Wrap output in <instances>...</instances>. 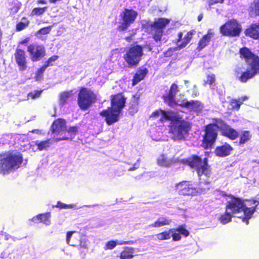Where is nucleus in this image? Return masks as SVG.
<instances>
[{
    "label": "nucleus",
    "mask_w": 259,
    "mask_h": 259,
    "mask_svg": "<svg viewBox=\"0 0 259 259\" xmlns=\"http://www.w3.org/2000/svg\"><path fill=\"white\" fill-rule=\"evenodd\" d=\"M213 123L206 125L204 127V135L202 137L201 146L204 149H211L215 144L218 136V130L221 135L231 140L236 139L238 133L232 128L221 118L212 119Z\"/></svg>",
    "instance_id": "1"
},
{
    "label": "nucleus",
    "mask_w": 259,
    "mask_h": 259,
    "mask_svg": "<svg viewBox=\"0 0 259 259\" xmlns=\"http://www.w3.org/2000/svg\"><path fill=\"white\" fill-rule=\"evenodd\" d=\"M229 197L230 199L226 203V209L230 210L232 214L243 211L244 215L240 218L243 222L248 225L249 219L252 218L257 208V203L256 200H244L232 195H230Z\"/></svg>",
    "instance_id": "2"
},
{
    "label": "nucleus",
    "mask_w": 259,
    "mask_h": 259,
    "mask_svg": "<svg viewBox=\"0 0 259 259\" xmlns=\"http://www.w3.org/2000/svg\"><path fill=\"white\" fill-rule=\"evenodd\" d=\"M240 58L244 59L246 63L250 67L243 72L239 77V80L242 82H246L248 80L253 78L257 73L259 74V57L246 47H243L239 50Z\"/></svg>",
    "instance_id": "3"
},
{
    "label": "nucleus",
    "mask_w": 259,
    "mask_h": 259,
    "mask_svg": "<svg viewBox=\"0 0 259 259\" xmlns=\"http://www.w3.org/2000/svg\"><path fill=\"white\" fill-rule=\"evenodd\" d=\"M23 161L22 154L14 151L0 154V174L6 175L18 168Z\"/></svg>",
    "instance_id": "4"
},
{
    "label": "nucleus",
    "mask_w": 259,
    "mask_h": 259,
    "mask_svg": "<svg viewBox=\"0 0 259 259\" xmlns=\"http://www.w3.org/2000/svg\"><path fill=\"white\" fill-rule=\"evenodd\" d=\"M184 163L192 168H195L199 177L203 175L209 177L211 168L208 164V159L205 157L202 159L196 154H192L185 159Z\"/></svg>",
    "instance_id": "5"
},
{
    "label": "nucleus",
    "mask_w": 259,
    "mask_h": 259,
    "mask_svg": "<svg viewBox=\"0 0 259 259\" xmlns=\"http://www.w3.org/2000/svg\"><path fill=\"white\" fill-rule=\"evenodd\" d=\"M96 94L91 89L81 87L77 94V103L82 111L88 110L97 101Z\"/></svg>",
    "instance_id": "6"
},
{
    "label": "nucleus",
    "mask_w": 259,
    "mask_h": 259,
    "mask_svg": "<svg viewBox=\"0 0 259 259\" xmlns=\"http://www.w3.org/2000/svg\"><path fill=\"white\" fill-rule=\"evenodd\" d=\"M191 128V124L189 121L182 119V116L179 120H175L169 126L170 133L175 139L182 140L188 135Z\"/></svg>",
    "instance_id": "7"
},
{
    "label": "nucleus",
    "mask_w": 259,
    "mask_h": 259,
    "mask_svg": "<svg viewBox=\"0 0 259 259\" xmlns=\"http://www.w3.org/2000/svg\"><path fill=\"white\" fill-rule=\"evenodd\" d=\"M143 47L139 45L131 46L125 52L123 59L129 67L138 65L143 56Z\"/></svg>",
    "instance_id": "8"
},
{
    "label": "nucleus",
    "mask_w": 259,
    "mask_h": 259,
    "mask_svg": "<svg viewBox=\"0 0 259 259\" xmlns=\"http://www.w3.org/2000/svg\"><path fill=\"white\" fill-rule=\"evenodd\" d=\"M119 16L121 22L117 26V30L119 32H123L126 31L135 21L138 16V12L132 9L125 8L120 13Z\"/></svg>",
    "instance_id": "9"
},
{
    "label": "nucleus",
    "mask_w": 259,
    "mask_h": 259,
    "mask_svg": "<svg viewBox=\"0 0 259 259\" xmlns=\"http://www.w3.org/2000/svg\"><path fill=\"white\" fill-rule=\"evenodd\" d=\"M178 193L183 196H194L206 192L205 188H197L190 181H183L176 185Z\"/></svg>",
    "instance_id": "10"
},
{
    "label": "nucleus",
    "mask_w": 259,
    "mask_h": 259,
    "mask_svg": "<svg viewBox=\"0 0 259 259\" xmlns=\"http://www.w3.org/2000/svg\"><path fill=\"white\" fill-rule=\"evenodd\" d=\"M170 22V20L165 18H159L150 25V31L154 40L160 41L163 35L164 30Z\"/></svg>",
    "instance_id": "11"
},
{
    "label": "nucleus",
    "mask_w": 259,
    "mask_h": 259,
    "mask_svg": "<svg viewBox=\"0 0 259 259\" xmlns=\"http://www.w3.org/2000/svg\"><path fill=\"white\" fill-rule=\"evenodd\" d=\"M241 31V25L235 19H231L220 28V33L224 36L235 37L239 36Z\"/></svg>",
    "instance_id": "12"
},
{
    "label": "nucleus",
    "mask_w": 259,
    "mask_h": 259,
    "mask_svg": "<svg viewBox=\"0 0 259 259\" xmlns=\"http://www.w3.org/2000/svg\"><path fill=\"white\" fill-rule=\"evenodd\" d=\"M121 112L117 110L108 107L100 112V115L104 118L105 121L108 125H111L119 121Z\"/></svg>",
    "instance_id": "13"
},
{
    "label": "nucleus",
    "mask_w": 259,
    "mask_h": 259,
    "mask_svg": "<svg viewBox=\"0 0 259 259\" xmlns=\"http://www.w3.org/2000/svg\"><path fill=\"white\" fill-rule=\"evenodd\" d=\"M27 52L32 62L39 61L46 56V49L42 45L30 44L27 47Z\"/></svg>",
    "instance_id": "14"
},
{
    "label": "nucleus",
    "mask_w": 259,
    "mask_h": 259,
    "mask_svg": "<svg viewBox=\"0 0 259 259\" xmlns=\"http://www.w3.org/2000/svg\"><path fill=\"white\" fill-rule=\"evenodd\" d=\"M194 33V30L188 31L186 34L182 38L183 33L182 31H180L178 33V38L175 40V43L177 46L176 50H180L185 48L191 41Z\"/></svg>",
    "instance_id": "15"
},
{
    "label": "nucleus",
    "mask_w": 259,
    "mask_h": 259,
    "mask_svg": "<svg viewBox=\"0 0 259 259\" xmlns=\"http://www.w3.org/2000/svg\"><path fill=\"white\" fill-rule=\"evenodd\" d=\"M179 91L178 86L176 83H172L166 95H163L162 98L164 103L170 107L177 105L178 103L175 100V96Z\"/></svg>",
    "instance_id": "16"
},
{
    "label": "nucleus",
    "mask_w": 259,
    "mask_h": 259,
    "mask_svg": "<svg viewBox=\"0 0 259 259\" xmlns=\"http://www.w3.org/2000/svg\"><path fill=\"white\" fill-rule=\"evenodd\" d=\"M111 106L110 107L122 112L123 108L124 107L126 102V98L122 93H119L113 95L111 97Z\"/></svg>",
    "instance_id": "17"
},
{
    "label": "nucleus",
    "mask_w": 259,
    "mask_h": 259,
    "mask_svg": "<svg viewBox=\"0 0 259 259\" xmlns=\"http://www.w3.org/2000/svg\"><path fill=\"white\" fill-rule=\"evenodd\" d=\"M15 59L19 70L24 71L27 69V59L25 52L24 50L17 48L14 53Z\"/></svg>",
    "instance_id": "18"
},
{
    "label": "nucleus",
    "mask_w": 259,
    "mask_h": 259,
    "mask_svg": "<svg viewBox=\"0 0 259 259\" xmlns=\"http://www.w3.org/2000/svg\"><path fill=\"white\" fill-rule=\"evenodd\" d=\"M181 118V115L172 110L165 111L162 109L161 117L159 119L160 122L163 123L165 121L179 120Z\"/></svg>",
    "instance_id": "19"
},
{
    "label": "nucleus",
    "mask_w": 259,
    "mask_h": 259,
    "mask_svg": "<svg viewBox=\"0 0 259 259\" xmlns=\"http://www.w3.org/2000/svg\"><path fill=\"white\" fill-rule=\"evenodd\" d=\"M233 150V147L228 143L225 142L222 145L217 146L214 152L217 156L225 157L229 155Z\"/></svg>",
    "instance_id": "20"
},
{
    "label": "nucleus",
    "mask_w": 259,
    "mask_h": 259,
    "mask_svg": "<svg viewBox=\"0 0 259 259\" xmlns=\"http://www.w3.org/2000/svg\"><path fill=\"white\" fill-rule=\"evenodd\" d=\"M66 130V122L63 118H57L55 120L51 126V130L52 133L59 134L61 132Z\"/></svg>",
    "instance_id": "21"
},
{
    "label": "nucleus",
    "mask_w": 259,
    "mask_h": 259,
    "mask_svg": "<svg viewBox=\"0 0 259 259\" xmlns=\"http://www.w3.org/2000/svg\"><path fill=\"white\" fill-rule=\"evenodd\" d=\"M173 230L174 231L172 234V238L174 241H180L181 239V235L186 237L190 234L189 231L186 229L185 225H180L177 228H173Z\"/></svg>",
    "instance_id": "22"
},
{
    "label": "nucleus",
    "mask_w": 259,
    "mask_h": 259,
    "mask_svg": "<svg viewBox=\"0 0 259 259\" xmlns=\"http://www.w3.org/2000/svg\"><path fill=\"white\" fill-rule=\"evenodd\" d=\"M245 34L246 36L259 41V23L251 24L245 30Z\"/></svg>",
    "instance_id": "23"
},
{
    "label": "nucleus",
    "mask_w": 259,
    "mask_h": 259,
    "mask_svg": "<svg viewBox=\"0 0 259 259\" xmlns=\"http://www.w3.org/2000/svg\"><path fill=\"white\" fill-rule=\"evenodd\" d=\"M134 248L132 247L125 246L119 254L115 259H132L134 257Z\"/></svg>",
    "instance_id": "24"
},
{
    "label": "nucleus",
    "mask_w": 259,
    "mask_h": 259,
    "mask_svg": "<svg viewBox=\"0 0 259 259\" xmlns=\"http://www.w3.org/2000/svg\"><path fill=\"white\" fill-rule=\"evenodd\" d=\"M148 73V70L146 68L138 69L132 79V85L135 86L141 80H143Z\"/></svg>",
    "instance_id": "25"
},
{
    "label": "nucleus",
    "mask_w": 259,
    "mask_h": 259,
    "mask_svg": "<svg viewBox=\"0 0 259 259\" xmlns=\"http://www.w3.org/2000/svg\"><path fill=\"white\" fill-rule=\"evenodd\" d=\"M50 218L51 213L46 212L34 217L31 221L35 223H42L45 225H49L51 223Z\"/></svg>",
    "instance_id": "26"
},
{
    "label": "nucleus",
    "mask_w": 259,
    "mask_h": 259,
    "mask_svg": "<svg viewBox=\"0 0 259 259\" xmlns=\"http://www.w3.org/2000/svg\"><path fill=\"white\" fill-rule=\"evenodd\" d=\"M213 35V33L210 32V30H208L207 34L203 35L199 41L196 50L200 51L204 49L210 41Z\"/></svg>",
    "instance_id": "27"
},
{
    "label": "nucleus",
    "mask_w": 259,
    "mask_h": 259,
    "mask_svg": "<svg viewBox=\"0 0 259 259\" xmlns=\"http://www.w3.org/2000/svg\"><path fill=\"white\" fill-rule=\"evenodd\" d=\"M248 99V97L246 96L239 98L238 99H232L229 102V105L232 110L238 111L240 108V106L243 104V102Z\"/></svg>",
    "instance_id": "28"
},
{
    "label": "nucleus",
    "mask_w": 259,
    "mask_h": 259,
    "mask_svg": "<svg viewBox=\"0 0 259 259\" xmlns=\"http://www.w3.org/2000/svg\"><path fill=\"white\" fill-rule=\"evenodd\" d=\"M171 222V220L166 217H160L153 223L150 224L149 227L151 228H160L165 226H168Z\"/></svg>",
    "instance_id": "29"
},
{
    "label": "nucleus",
    "mask_w": 259,
    "mask_h": 259,
    "mask_svg": "<svg viewBox=\"0 0 259 259\" xmlns=\"http://www.w3.org/2000/svg\"><path fill=\"white\" fill-rule=\"evenodd\" d=\"M73 95L72 90L62 92L59 94V103L64 105L67 103L68 99Z\"/></svg>",
    "instance_id": "30"
},
{
    "label": "nucleus",
    "mask_w": 259,
    "mask_h": 259,
    "mask_svg": "<svg viewBox=\"0 0 259 259\" xmlns=\"http://www.w3.org/2000/svg\"><path fill=\"white\" fill-rule=\"evenodd\" d=\"M173 229L168 230H165L156 235L157 238L159 240H169L172 237V234L174 233Z\"/></svg>",
    "instance_id": "31"
},
{
    "label": "nucleus",
    "mask_w": 259,
    "mask_h": 259,
    "mask_svg": "<svg viewBox=\"0 0 259 259\" xmlns=\"http://www.w3.org/2000/svg\"><path fill=\"white\" fill-rule=\"evenodd\" d=\"M9 5L10 6L9 8L10 14L15 15L19 12L22 4L18 0H14L9 4Z\"/></svg>",
    "instance_id": "32"
},
{
    "label": "nucleus",
    "mask_w": 259,
    "mask_h": 259,
    "mask_svg": "<svg viewBox=\"0 0 259 259\" xmlns=\"http://www.w3.org/2000/svg\"><path fill=\"white\" fill-rule=\"evenodd\" d=\"M30 23L29 20L27 18L23 17L21 21L19 22L16 25V30L21 31L27 27Z\"/></svg>",
    "instance_id": "33"
},
{
    "label": "nucleus",
    "mask_w": 259,
    "mask_h": 259,
    "mask_svg": "<svg viewBox=\"0 0 259 259\" xmlns=\"http://www.w3.org/2000/svg\"><path fill=\"white\" fill-rule=\"evenodd\" d=\"M251 134L248 131H243L239 137V145H244L251 138Z\"/></svg>",
    "instance_id": "34"
},
{
    "label": "nucleus",
    "mask_w": 259,
    "mask_h": 259,
    "mask_svg": "<svg viewBox=\"0 0 259 259\" xmlns=\"http://www.w3.org/2000/svg\"><path fill=\"white\" fill-rule=\"evenodd\" d=\"M50 144L51 139H47L40 142L38 141L35 142V145L37 146V149L39 151L47 150L50 146Z\"/></svg>",
    "instance_id": "35"
},
{
    "label": "nucleus",
    "mask_w": 259,
    "mask_h": 259,
    "mask_svg": "<svg viewBox=\"0 0 259 259\" xmlns=\"http://www.w3.org/2000/svg\"><path fill=\"white\" fill-rule=\"evenodd\" d=\"M201 105V103L198 101L191 100L186 102L184 106L187 107V108H191L194 111H197L200 109Z\"/></svg>",
    "instance_id": "36"
},
{
    "label": "nucleus",
    "mask_w": 259,
    "mask_h": 259,
    "mask_svg": "<svg viewBox=\"0 0 259 259\" xmlns=\"http://www.w3.org/2000/svg\"><path fill=\"white\" fill-rule=\"evenodd\" d=\"M232 217L233 215L230 212L226 211L220 216L219 220L222 224H226L231 221Z\"/></svg>",
    "instance_id": "37"
},
{
    "label": "nucleus",
    "mask_w": 259,
    "mask_h": 259,
    "mask_svg": "<svg viewBox=\"0 0 259 259\" xmlns=\"http://www.w3.org/2000/svg\"><path fill=\"white\" fill-rule=\"evenodd\" d=\"M48 9V7H36L33 8L30 13V15L32 16H39L44 14Z\"/></svg>",
    "instance_id": "38"
},
{
    "label": "nucleus",
    "mask_w": 259,
    "mask_h": 259,
    "mask_svg": "<svg viewBox=\"0 0 259 259\" xmlns=\"http://www.w3.org/2000/svg\"><path fill=\"white\" fill-rule=\"evenodd\" d=\"M46 68L47 67L43 65L41 67L37 69L34 77L36 81H39L42 79L43 73L46 70Z\"/></svg>",
    "instance_id": "39"
},
{
    "label": "nucleus",
    "mask_w": 259,
    "mask_h": 259,
    "mask_svg": "<svg viewBox=\"0 0 259 259\" xmlns=\"http://www.w3.org/2000/svg\"><path fill=\"white\" fill-rule=\"evenodd\" d=\"M118 244V242L116 240H110L106 243L104 248L106 250H112L114 249Z\"/></svg>",
    "instance_id": "40"
},
{
    "label": "nucleus",
    "mask_w": 259,
    "mask_h": 259,
    "mask_svg": "<svg viewBox=\"0 0 259 259\" xmlns=\"http://www.w3.org/2000/svg\"><path fill=\"white\" fill-rule=\"evenodd\" d=\"M215 81V75L213 74H209L206 75V80L204 82V85L205 86L207 84L212 85Z\"/></svg>",
    "instance_id": "41"
},
{
    "label": "nucleus",
    "mask_w": 259,
    "mask_h": 259,
    "mask_svg": "<svg viewBox=\"0 0 259 259\" xmlns=\"http://www.w3.org/2000/svg\"><path fill=\"white\" fill-rule=\"evenodd\" d=\"M157 163L160 166H167L169 165V161L167 158L162 155L158 158Z\"/></svg>",
    "instance_id": "42"
},
{
    "label": "nucleus",
    "mask_w": 259,
    "mask_h": 259,
    "mask_svg": "<svg viewBox=\"0 0 259 259\" xmlns=\"http://www.w3.org/2000/svg\"><path fill=\"white\" fill-rule=\"evenodd\" d=\"M251 9L256 15L259 16V0H253Z\"/></svg>",
    "instance_id": "43"
},
{
    "label": "nucleus",
    "mask_w": 259,
    "mask_h": 259,
    "mask_svg": "<svg viewBox=\"0 0 259 259\" xmlns=\"http://www.w3.org/2000/svg\"><path fill=\"white\" fill-rule=\"evenodd\" d=\"M79 238V245L81 247L87 248L88 247V245L87 244V240L85 238H83L82 235L80 233H78L76 236V238Z\"/></svg>",
    "instance_id": "44"
},
{
    "label": "nucleus",
    "mask_w": 259,
    "mask_h": 259,
    "mask_svg": "<svg viewBox=\"0 0 259 259\" xmlns=\"http://www.w3.org/2000/svg\"><path fill=\"white\" fill-rule=\"evenodd\" d=\"M59 58V56L57 55H53L49 58L47 61H46L44 65L47 68L50 66H52V63L56 61Z\"/></svg>",
    "instance_id": "45"
},
{
    "label": "nucleus",
    "mask_w": 259,
    "mask_h": 259,
    "mask_svg": "<svg viewBox=\"0 0 259 259\" xmlns=\"http://www.w3.org/2000/svg\"><path fill=\"white\" fill-rule=\"evenodd\" d=\"M42 92V90H35L34 92L28 93V97L31 98V99L37 98L40 96Z\"/></svg>",
    "instance_id": "46"
},
{
    "label": "nucleus",
    "mask_w": 259,
    "mask_h": 259,
    "mask_svg": "<svg viewBox=\"0 0 259 259\" xmlns=\"http://www.w3.org/2000/svg\"><path fill=\"white\" fill-rule=\"evenodd\" d=\"M52 27V26L42 27L38 31V33L42 35L48 34L50 32Z\"/></svg>",
    "instance_id": "47"
},
{
    "label": "nucleus",
    "mask_w": 259,
    "mask_h": 259,
    "mask_svg": "<svg viewBox=\"0 0 259 259\" xmlns=\"http://www.w3.org/2000/svg\"><path fill=\"white\" fill-rule=\"evenodd\" d=\"M55 207L59 208L60 209H67L72 208V205L66 204L60 201H58Z\"/></svg>",
    "instance_id": "48"
},
{
    "label": "nucleus",
    "mask_w": 259,
    "mask_h": 259,
    "mask_svg": "<svg viewBox=\"0 0 259 259\" xmlns=\"http://www.w3.org/2000/svg\"><path fill=\"white\" fill-rule=\"evenodd\" d=\"M162 109H159L155 110L150 116V118L156 119L161 115Z\"/></svg>",
    "instance_id": "49"
},
{
    "label": "nucleus",
    "mask_w": 259,
    "mask_h": 259,
    "mask_svg": "<svg viewBox=\"0 0 259 259\" xmlns=\"http://www.w3.org/2000/svg\"><path fill=\"white\" fill-rule=\"evenodd\" d=\"M68 133L75 135L78 132V127L76 126H70L68 129L65 130Z\"/></svg>",
    "instance_id": "50"
},
{
    "label": "nucleus",
    "mask_w": 259,
    "mask_h": 259,
    "mask_svg": "<svg viewBox=\"0 0 259 259\" xmlns=\"http://www.w3.org/2000/svg\"><path fill=\"white\" fill-rule=\"evenodd\" d=\"M225 0H208V4L209 6L217 4H223Z\"/></svg>",
    "instance_id": "51"
},
{
    "label": "nucleus",
    "mask_w": 259,
    "mask_h": 259,
    "mask_svg": "<svg viewBox=\"0 0 259 259\" xmlns=\"http://www.w3.org/2000/svg\"><path fill=\"white\" fill-rule=\"evenodd\" d=\"M76 233V231H69V232H67V234H66V242L67 243V244H69L70 243V238L72 236V235L74 233Z\"/></svg>",
    "instance_id": "52"
},
{
    "label": "nucleus",
    "mask_w": 259,
    "mask_h": 259,
    "mask_svg": "<svg viewBox=\"0 0 259 259\" xmlns=\"http://www.w3.org/2000/svg\"><path fill=\"white\" fill-rule=\"evenodd\" d=\"M136 242V241L129 240V241L121 242L119 243V244H120V245H130V244H134Z\"/></svg>",
    "instance_id": "53"
},
{
    "label": "nucleus",
    "mask_w": 259,
    "mask_h": 259,
    "mask_svg": "<svg viewBox=\"0 0 259 259\" xmlns=\"http://www.w3.org/2000/svg\"><path fill=\"white\" fill-rule=\"evenodd\" d=\"M30 40L29 37H26L23 40H21L18 42V45H26L29 42Z\"/></svg>",
    "instance_id": "54"
},
{
    "label": "nucleus",
    "mask_w": 259,
    "mask_h": 259,
    "mask_svg": "<svg viewBox=\"0 0 259 259\" xmlns=\"http://www.w3.org/2000/svg\"><path fill=\"white\" fill-rule=\"evenodd\" d=\"M188 102L189 101L186 100V99H183L180 104L178 103L177 105H179V106L183 107V108H187V107L184 106V105H185V104L186 102Z\"/></svg>",
    "instance_id": "55"
},
{
    "label": "nucleus",
    "mask_w": 259,
    "mask_h": 259,
    "mask_svg": "<svg viewBox=\"0 0 259 259\" xmlns=\"http://www.w3.org/2000/svg\"><path fill=\"white\" fill-rule=\"evenodd\" d=\"M133 98L134 99V101H133L134 104L136 106H137L138 104V100H139V97L137 96L136 95H134L133 96Z\"/></svg>",
    "instance_id": "56"
},
{
    "label": "nucleus",
    "mask_w": 259,
    "mask_h": 259,
    "mask_svg": "<svg viewBox=\"0 0 259 259\" xmlns=\"http://www.w3.org/2000/svg\"><path fill=\"white\" fill-rule=\"evenodd\" d=\"M9 136L7 135H4L2 136V138L4 139V140L3 141H2V143L3 144H5L7 143V142L8 141V139H7V138H8Z\"/></svg>",
    "instance_id": "57"
},
{
    "label": "nucleus",
    "mask_w": 259,
    "mask_h": 259,
    "mask_svg": "<svg viewBox=\"0 0 259 259\" xmlns=\"http://www.w3.org/2000/svg\"><path fill=\"white\" fill-rule=\"evenodd\" d=\"M30 132L32 133H35V134H38V135H40V134H42L41 131L39 130L38 129L32 130L31 131H30Z\"/></svg>",
    "instance_id": "58"
},
{
    "label": "nucleus",
    "mask_w": 259,
    "mask_h": 259,
    "mask_svg": "<svg viewBox=\"0 0 259 259\" xmlns=\"http://www.w3.org/2000/svg\"><path fill=\"white\" fill-rule=\"evenodd\" d=\"M36 4L37 5H40V4L45 5L47 4V1H46V0H37L36 1Z\"/></svg>",
    "instance_id": "59"
},
{
    "label": "nucleus",
    "mask_w": 259,
    "mask_h": 259,
    "mask_svg": "<svg viewBox=\"0 0 259 259\" xmlns=\"http://www.w3.org/2000/svg\"><path fill=\"white\" fill-rule=\"evenodd\" d=\"M72 138H69L67 137H64L62 138H60L57 139V141H61V140H71Z\"/></svg>",
    "instance_id": "60"
},
{
    "label": "nucleus",
    "mask_w": 259,
    "mask_h": 259,
    "mask_svg": "<svg viewBox=\"0 0 259 259\" xmlns=\"http://www.w3.org/2000/svg\"><path fill=\"white\" fill-rule=\"evenodd\" d=\"M145 48L148 51H152V47L150 45H147L145 46Z\"/></svg>",
    "instance_id": "61"
},
{
    "label": "nucleus",
    "mask_w": 259,
    "mask_h": 259,
    "mask_svg": "<svg viewBox=\"0 0 259 259\" xmlns=\"http://www.w3.org/2000/svg\"><path fill=\"white\" fill-rule=\"evenodd\" d=\"M203 17V15L202 13L199 14L197 17V19L198 21H201Z\"/></svg>",
    "instance_id": "62"
},
{
    "label": "nucleus",
    "mask_w": 259,
    "mask_h": 259,
    "mask_svg": "<svg viewBox=\"0 0 259 259\" xmlns=\"http://www.w3.org/2000/svg\"><path fill=\"white\" fill-rule=\"evenodd\" d=\"M125 39L128 41V42H130L132 38V35L131 36H126L125 38Z\"/></svg>",
    "instance_id": "63"
},
{
    "label": "nucleus",
    "mask_w": 259,
    "mask_h": 259,
    "mask_svg": "<svg viewBox=\"0 0 259 259\" xmlns=\"http://www.w3.org/2000/svg\"><path fill=\"white\" fill-rule=\"evenodd\" d=\"M257 199L258 200V201L257 200H256V201H257V203L258 204H259V193L257 195Z\"/></svg>",
    "instance_id": "64"
}]
</instances>
